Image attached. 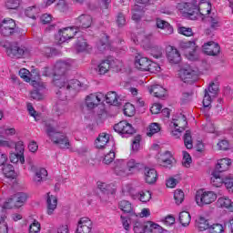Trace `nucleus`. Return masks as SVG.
Segmentation results:
<instances>
[{
    "label": "nucleus",
    "instance_id": "nucleus-64",
    "mask_svg": "<svg viewBox=\"0 0 233 233\" xmlns=\"http://www.w3.org/2000/svg\"><path fill=\"white\" fill-rule=\"evenodd\" d=\"M206 90H208V92H209L211 96H218V90H219V86H218V85H216L215 83H211L209 84L208 88Z\"/></svg>",
    "mask_w": 233,
    "mask_h": 233
},
{
    "label": "nucleus",
    "instance_id": "nucleus-41",
    "mask_svg": "<svg viewBox=\"0 0 233 233\" xmlns=\"http://www.w3.org/2000/svg\"><path fill=\"white\" fill-rule=\"evenodd\" d=\"M145 15V12L139 5H135L133 9L132 19L133 21H141V17Z\"/></svg>",
    "mask_w": 233,
    "mask_h": 233
},
{
    "label": "nucleus",
    "instance_id": "nucleus-30",
    "mask_svg": "<svg viewBox=\"0 0 233 233\" xmlns=\"http://www.w3.org/2000/svg\"><path fill=\"white\" fill-rule=\"evenodd\" d=\"M109 141H110V135L106 133L100 134L96 140V148H105V147L108 145Z\"/></svg>",
    "mask_w": 233,
    "mask_h": 233
},
{
    "label": "nucleus",
    "instance_id": "nucleus-62",
    "mask_svg": "<svg viewBox=\"0 0 233 233\" xmlns=\"http://www.w3.org/2000/svg\"><path fill=\"white\" fill-rule=\"evenodd\" d=\"M41 230V224L37 220L34 222L29 227V233H38Z\"/></svg>",
    "mask_w": 233,
    "mask_h": 233
},
{
    "label": "nucleus",
    "instance_id": "nucleus-23",
    "mask_svg": "<svg viewBox=\"0 0 233 233\" xmlns=\"http://www.w3.org/2000/svg\"><path fill=\"white\" fill-rule=\"evenodd\" d=\"M157 163L160 165V167H165L166 168L172 167V154L170 151H166L163 155H161L157 160Z\"/></svg>",
    "mask_w": 233,
    "mask_h": 233
},
{
    "label": "nucleus",
    "instance_id": "nucleus-16",
    "mask_svg": "<svg viewBox=\"0 0 233 233\" xmlns=\"http://www.w3.org/2000/svg\"><path fill=\"white\" fill-rule=\"evenodd\" d=\"M74 28L75 27H66L64 29H60L58 31L59 41L61 43H66V41L72 39L74 35L77 34L76 30L74 32Z\"/></svg>",
    "mask_w": 233,
    "mask_h": 233
},
{
    "label": "nucleus",
    "instance_id": "nucleus-2",
    "mask_svg": "<svg viewBox=\"0 0 233 233\" xmlns=\"http://www.w3.org/2000/svg\"><path fill=\"white\" fill-rule=\"evenodd\" d=\"M177 10L181 12V14H187V15H208L210 12H212V5L211 4H204V5H198L197 0H192L191 2H182L178 3L177 5Z\"/></svg>",
    "mask_w": 233,
    "mask_h": 233
},
{
    "label": "nucleus",
    "instance_id": "nucleus-26",
    "mask_svg": "<svg viewBox=\"0 0 233 233\" xmlns=\"http://www.w3.org/2000/svg\"><path fill=\"white\" fill-rule=\"evenodd\" d=\"M171 125H173L175 128H179L183 131L185 130L187 125H188V122H187V116L180 114L177 118H173Z\"/></svg>",
    "mask_w": 233,
    "mask_h": 233
},
{
    "label": "nucleus",
    "instance_id": "nucleus-21",
    "mask_svg": "<svg viewBox=\"0 0 233 233\" xmlns=\"http://www.w3.org/2000/svg\"><path fill=\"white\" fill-rule=\"evenodd\" d=\"M46 205L47 214L48 216H52L54 214V210L57 208V198L54 195H50V193H47Z\"/></svg>",
    "mask_w": 233,
    "mask_h": 233
},
{
    "label": "nucleus",
    "instance_id": "nucleus-48",
    "mask_svg": "<svg viewBox=\"0 0 233 233\" xmlns=\"http://www.w3.org/2000/svg\"><path fill=\"white\" fill-rule=\"evenodd\" d=\"M42 55L46 57H52V56L57 55V49L52 47H43L41 49Z\"/></svg>",
    "mask_w": 233,
    "mask_h": 233
},
{
    "label": "nucleus",
    "instance_id": "nucleus-63",
    "mask_svg": "<svg viewBox=\"0 0 233 233\" xmlns=\"http://www.w3.org/2000/svg\"><path fill=\"white\" fill-rule=\"evenodd\" d=\"M140 143H141V135H137V137H134L132 142V148L135 152H137L139 150Z\"/></svg>",
    "mask_w": 233,
    "mask_h": 233
},
{
    "label": "nucleus",
    "instance_id": "nucleus-33",
    "mask_svg": "<svg viewBox=\"0 0 233 233\" xmlns=\"http://www.w3.org/2000/svg\"><path fill=\"white\" fill-rule=\"evenodd\" d=\"M126 167L128 172H134L136 170H140V168H143V164L136 161V159L134 158H131L126 161Z\"/></svg>",
    "mask_w": 233,
    "mask_h": 233
},
{
    "label": "nucleus",
    "instance_id": "nucleus-51",
    "mask_svg": "<svg viewBox=\"0 0 233 233\" xmlns=\"http://www.w3.org/2000/svg\"><path fill=\"white\" fill-rule=\"evenodd\" d=\"M116 23L119 28H123L127 25V18L123 13H117Z\"/></svg>",
    "mask_w": 233,
    "mask_h": 233
},
{
    "label": "nucleus",
    "instance_id": "nucleus-39",
    "mask_svg": "<svg viewBox=\"0 0 233 233\" xmlns=\"http://www.w3.org/2000/svg\"><path fill=\"white\" fill-rule=\"evenodd\" d=\"M146 228L147 233H163V228L152 222H147Z\"/></svg>",
    "mask_w": 233,
    "mask_h": 233
},
{
    "label": "nucleus",
    "instance_id": "nucleus-50",
    "mask_svg": "<svg viewBox=\"0 0 233 233\" xmlns=\"http://www.w3.org/2000/svg\"><path fill=\"white\" fill-rule=\"evenodd\" d=\"M135 233H145L147 232V224H143L142 222L137 221L134 225L133 228Z\"/></svg>",
    "mask_w": 233,
    "mask_h": 233
},
{
    "label": "nucleus",
    "instance_id": "nucleus-52",
    "mask_svg": "<svg viewBox=\"0 0 233 233\" xmlns=\"http://www.w3.org/2000/svg\"><path fill=\"white\" fill-rule=\"evenodd\" d=\"M160 130H161V127H159V124L152 123L149 126V131L147 132V136L149 137H152V136H154V134H157V132H159Z\"/></svg>",
    "mask_w": 233,
    "mask_h": 233
},
{
    "label": "nucleus",
    "instance_id": "nucleus-14",
    "mask_svg": "<svg viewBox=\"0 0 233 233\" xmlns=\"http://www.w3.org/2000/svg\"><path fill=\"white\" fill-rule=\"evenodd\" d=\"M77 233L92 232V220L88 217H83L79 219L76 228Z\"/></svg>",
    "mask_w": 233,
    "mask_h": 233
},
{
    "label": "nucleus",
    "instance_id": "nucleus-59",
    "mask_svg": "<svg viewBox=\"0 0 233 233\" xmlns=\"http://www.w3.org/2000/svg\"><path fill=\"white\" fill-rule=\"evenodd\" d=\"M203 130L208 134H214V132H216V127H214V124L208 120L206 125L203 126Z\"/></svg>",
    "mask_w": 233,
    "mask_h": 233
},
{
    "label": "nucleus",
    "instance_id": "nucleus-31",
    "mask_svg": "<svg viewBox=\"0 0 233 233\" xmlns=\"http://www.w3.org/2000/svg\"><path fill=\"white\" fill-rule=\"evenodd\" d=\"M149 94L155 97L161 98L165 96V94H167V90L159 85H154L149 88Z\"/></svg>",
    "mask_w": 233,
    "mask_h": 233
},
{
    "label": "nucleus",
    "instance_id": "nucleus-34",
    "mask_svg": "<svg viewBox=\"0 0 233 233\" xmlns=\"http://www.w3.org/2000/svg\"><path fill=\"white\" fill-rule=\"evenodd\" d=\"M41 12V9L35 5L27 7L25 11V15L26 17H29L30 19H37L39 17V14Z\"/></svg>",
    "mask_w": 233,
    "mask_h": 233
},
{
    "label": "nucleus",
    "instance_id": "nucleus-44",
    "mask_svg": "<svg viewBox=\"0 0 233 233\" xmlns=\"http://www.w3.org/2000/svg\"><path fill=\"white\" fill-rule=\"evenodd\" d=\"M54 110L56 114V116H63L68 108L66 107V105H65L63 102H57V104L54 106Z\"/></svg>",
    "mask_w": 233,
    "mask_h": 233
},
{
    "label": "nucleus",
    "instance_id": "nucleus-8",
    "mask_svg": "<svg viewBox=\"0 0 233 233\" xmlns=\"http://www.w3.org/2000/svg\"><path fill=\"white\" fill-rule=\"evenodd\" d=\"M114 130L117 134H120L122 137H130L133 134H136V129L132 127V124L122 120L114 126Z\"/></svg>",
    "mask_w": 233,
    "mask_h": 233
},
{
    "label": "nucleus",
    "instance_id": "nucleus-17",
    "mask_svg": "<svg viewBox=\"0 0 233 233\" xmlns=\"http://www.w3.org/2000/svg\"><path fill=\"white\" fill-rule=\"evenodd\" d=\"M118 208L124 212V214H129L131 218H137V215L134 211V207H132V203L128 200H121L118 202Z\"/></svg>",
    "mask_w": 233,
    "mask_h": 233
},
{
    "label": "nucleus",
    "instance_id": "nucleus-47",
    "mask_svg": "<svg viewBox=\"0 0 233 233\" xmlns=\"http://www.w3.org/2000/svg\"><path fill=\"white\" fill-rule=\"evenodd\" d=\"M97 48L101 52H104L108 48V35H104V37L97 44Z\"/></svg>",
    "mask_w": 233,
    "mask_h": 233
},
{
    "label": "nucleus",
    "instance_id": "nucleus-1",
    "mask_svg": "<svg viewBox=\"0 0 233 233\" xmlns=\"http://www.w3.org/2000/svg\"><path fill=\"white\" fill-rule=\"evenodd\" d=\"M72 59L58 60L55 65V70L56 76H60L59 78H55L53 83L55 86L59 88L56 93L57 96H61V99H68V97H74L77 92L84 90L85 86L77 79L68 80L65 76L66 71L72 66Z\"/></svg>",
    "mask_w": 233,
    "mask_h": 233
},
{
    "label": "nucleus",
    "instance_id": "nucleus-28",
    "mask_svg": "<svg viewBox=\"0 0 233 233\" xmlns=\"http://www.w3.org/2000/svg\"><path fill=\"white\" fill-rule=\"evenodd\" d=\"M217 205L220 207V208H227L229 212H233V202L228 198H219L217 201Z\"/></svg>",
    "mask_w": 233,
    "mask_h": 233
},
{
    "label": "nucleus",
    "instance_id": "nucleus-10",
    "mask_svg": "<svg viewBox=\"0 0 233 233\" xmlns=\"http://www.w3.org/2000/svg\"><path fill=\"white\" fill-rule=\"evenodd\" d=\"M94 23V20L90 15L83 14L79 15L75 20L76 26L74 27L75 30H86V28H90L92 26V24Z\"/></svg>",
    "mask_w": 233,
    "mask_h": 233
},
{
    "label": "nucleus",
    "instance_id": "nucleus-58",
    "mask_svg": "<svg viewBox=\"0 0 233 233\" xmlns=\"http://www.w3.org/2000/svg\"><path fill=\"white\" fill-rule=\"evenodd\" d=\"M43 76H46V77H52L53 76H57V73H56V67H44L42 71Z\"/></svg>",
    "mask_w": 233,
    "mask_h": 233
},
{
    "label": "nucleus",
    "instance_id": "nucleus-13",
    "mask_svg": "<svg viewBox=\"0 0 233 233\" xmlns=\"http://www.w3.org/2000/svg\"><path fill=\"white\" fill-rule=\"evenodd\" d=\"M202 50L204 54H206L207 56H216L219 55V52H221V47L219 46V44L214 41H210V42L205 43L202 46Z\"/></svg>",
    "mask_w": 233,
    "mask_h": 233
},
{
    "label": "nucleus",
    "instance_id": "nucleus-53",
    "mask_svg": "<svg viewBox=\"0 0 233 233\" xmlns=\"http://www.w3.org/2000/svg\"><path fill=\"white\" fill-rule=\"evenodd\" d=\"M225 228L221 224H213L209 226V233H224Z\"/></svg>",
    "mask_w": 233,
    "mask_h": 233
},
{
    "label": "nucleus",
    "instance_id": "nucleus-15",
    "mask_svg": "<svg viewBox=\"0 0 233 233\" xmlns=\"http://www.w3.org/2000/svg\"><path fill=\"white\" fill-rule=\"evenodd\" d=\"M127 160L119 159L114 162V171L116 176L125 177V176H128V172H127Z\"/></svg>",
    "mask_w": 233,
    "mask_h": 233
},
{
    "label": "nucleus",
    "instance_id": "nucleus-12",
    "mask_svg": "<svg viewBox=\"0 0 233 233\" xmlns=\"http://www.w3.org/2000/svg\"><path fill=\"white\" fill-rule=\"evenodd\" d=\"M179 48L182 50H187V48H193V51L188 53V59L189 61H198L199 59V56H198V53L196 52V40L191 41H181L179 43Z\"/></svg>",
    "mask_w": 233,
    "mask_h": 233
},
{
    "label": "nucleus",
    "instance_id": "nucleus-45",
    "mask_svg": "<svg viewBox=\"0 0 233 233\" xmlns=\"http://www.w3.org/2000/svg\"><path fill=\"white\" fill-rule=\"evenodd\" d=\"M184 145L188 150L192 149L194 147L192 144V135L189 130L186 131L184 135Z\"/></svg>",
    "mask_w": 233,
    "mask_h": 233
},
{
    "label": "nucleus",
    "instance_id": "nucleus-38",
    "mask_svg": "<svg viewBox=\"0 0 233 233\" xmlns=\"http://www.w3.org/2000/svg\"><path fill=\"white\" fill-rule=\"evenodd\" d=\"M2 170L5 177H9L11 179H14V177H15V170L14 169V166H12L11 164H4Z\"/></svg>",
    "mask_w": 233,
    "mask_h": 233
},
{
    "label": "nucleus",
    "instance_id": "nucleus-9",
    "mask_svg": "<svg viewBox=\"0 0 233 233\" xmlns=\"http://www.w3.org/2000/svg\"><path fill=\"white\" fill-rule=\"evenodd\" d=\"M179 77L184 83H195L198 81V73L190 66L184 67L179 71Z\"/></svg>",
    "mask_w": 233,
    "mask_h": 233
},
{
    "label": "nucleus",
    "instance_id": "nucleus-22",
    "mask_svg": "<svg viewBox=\"0 0 233 233\" xmlns=\"http://www.w3.org/2000/svg\"><path fill=\"white\" fill-rule=\"evenodd\" d=\"M230 165H232V160L230 158H222L218 161L215 171L219 172H227L228 168H230Z\"/></svg>",
    "mask_w": 233,
    "mask_h": 233
},
{
    "label": "nucleus",
    "instance_id": "nucleus-56",
    "mask_svg": "<svg viewBox=\"0 0 233 233\" xmlns=\"http://www.w3.org/2000/svg\"><path fill=\"white\" fill-rule=\"evenodd\" d=\"M114 159H116V153L114 151H110L104 157L103 163L105 165H110Z\"/></svg>",
    "mask_w": 233,
    "mask_h": 233
},
{
    "label": "nucleus",
    "instance_id": "nucleus-57",
    "mask_svg": "<svg viewBox=\"0 0 233 233\" xmlns=\"http://www.w3.org/2000/svg\"><path fill=\"white\" fill-rule=\"evenodd\" d=\"M19 0H8L5 3V6L6 8H8V10H15L17 8H19Z\"/></svg>",
    "mask_w": 233,
    "mask_h": 233
},
{
    "label": "nucleus",
    "instance_id": "nucleus-24",
    "mask_svg": "<svg viewBox=\"0 0 233 233\" xmlns=\"http://www.w3.org/2000/svg\"><path fill=\"white\" fill-rule=\"evenodd\" d=\"M75 48L78 53L88 52V50H92V46L88 45L86 39L79 37L75 45Z\"/></svg>",
    "mask_w": 233,
    "mask_h": 233
},
{
    "label": "nucleus",
    "instance_id": "nucleus-61",
    "mask_svg": "<svg viewBox=\"0 0 233 233\" xmlns=\"http://www.w3.org/2000/svg\"><path fill=\"white\" fill-rule=\"evenodd\" d=\"M124 114L125 116H127V117H132L134 114H136V109L133 105H127L124 108Z\"/></svg>",
    "mask_w": 233,
    "mask_h": 233
},
{
    "label": "nucleus",
    "instance_id": "nucleus-19",
    "mask_svg": "<svg viewBox=\"0 0 233 233\" xmlns=\"http://www.w3.org/2000/svg\"><path fill=\"white\" fill-rule=\"evenodd\" d=\"M48 176V171L45 168L41 167L35 172V176L33 177V181L36 187H39L41 183L46 181V177Z\"/></svg>",
    "mask_w": 233,
    "mask_h": 233
},
{
    "label": "nucleus",
    "instance_id": "nucleus-46",
    "mask_svg": "<svg viewBox=\"0 0 233 233\" xmlns=\"http://www.w3.org/2000/svg\"><path fill=\"white\" fill-rule=\"evenodd\" d=\"M204 98H203V106L207 108L210 105H212V97H216V96H212V94H210L208 92V90L205 89L204 91Z\"/></svg>",
    "mask_w": 233,
    "mask_h": 233
},
{
    "label": "nucleus",
    "instance_id": "nucleus-40",
    "mask_svg": "<svg viewBox=\"0 0 233 233\" xmlns=\"http://www.w3.org/2000/svg\"><path fill=\"white\" fill-rule=\"evenodd\" d=\"M197 227L200 232L210 229V224H208V220L205 219V218L203 217H200L198 218V221L197 222Z\"/></svg>",
    "mask_w": 233,
    "mask_h": 233
},
{
    "label": "nucleus",
    "instance_id": "nucleus-35",
    "mask_svg": "<svg viewBox=\"0 0 233 233\" xmlns=\"http://www.w3.org/2000/svg\"><path fill=\"white\" fill-rule=\"evenodd\" d=\"M15 148L16 154L20 155V163L21 165H25V144L23 141H18L15 144Z\"/></svg>",
    "mask_w": 233,
    "mask_h": 233
},
{
    "label": "nucleus",
    "instance_id": "nucleus-55",
    "mask_svg": "<svg viewBox=\"0 0 233 233\" xmlns=\"http://www.w3.org/2000/svg\"><path fill=\"white\" fill-rule=\"evenodd\" d=\"M178 34H181L182 35H186L187 37H190V35H194V32H192V28L190 27H185L181 26L177 29Z\"/></svg>",
    "mask_w": 233,
    "mask_h": 233
},
{
    "label": "nucleus",
    "instance_id": "nucleus-18",
    "mask_svg": "<svg viewBox=\"0 0 233 233\" xmlns=\"http://www.w3.org/2000/svg\"><path fill=\"white\" fill-rule=\"evenodd\" d=\"M167 57L169 63H173L174 65H177V63L181 61V54H179V51L173 46L167 48Z\"/></svg>",
    "mask_w": 233,
    "mask_h": 233
},
{
    "label": "nucleus",
    "instance_id": "nucleus-32",
    "mask_svg": "<svg viewBox=\"0 0 233 233\" xmlns=\"http://www.w3.org/2000/svg\"><path fill=\"white\" fill-rule=\"evenodd\" d=\"M211 176V185H213V187H219L223 185L225 178L221 177V173L214 170Z\"/></svg>",
    "mask_w": 233,
    "mask_h": 233
},
{
    "label": "nucleus",
    "instance_id": "nucleus-7",
    "mask_svg": "<svg viewBox=\"0 0 233 233\" xmlns=\"http://www.w3.org/2000/svg\"><path fill=\"white\" fill-rule=\"evenodd\" d=\"M28 199L26 193H16L12 198H8L5 203V208H21L25 202Z\"/></svg>",
    "mask_w": 233,
    "mask_h": 233
},
{
    "label": "nucleus",
    "instance_id": "nucleus-4",
    "mask_svg": "<svg viewBox=\"0 0 233 233\" xmlns=\"http://www.w3.org/2000/svg\"><path fill=\"white\" fill-rule=\"evenodd\" d=\"M30 48L25 46H19L17 43L10 44L6 49L8 57L12 59H25L30 57Z\"/></svg>",
    "mask_w": 233,
    "mask_h": 233
},
{
    "label": "nucleus",
    "instance_id": "nucleus-3",
    "mask_svg": "<svg viewBox=\"0 0 233 233\" xmlns=\"http://www.w3.org/2000/svg\"><path fill=\"white\" fill-rule=\"evenodd\" d=\"M46 132L52 143L56 145L58 148H70V140L65 133L57 131L54 126L48 123H46Z\"/></svg>",
    "mask_w": 233,
    "mask_h": 233
},
{
    "label": "nucleus",
    "instance_id": "nucleus-29",
    "mask_svg": "<svg viewBox=\"0 0 233 233\" xmlns=\"http://www.w3.org/2000/svg\"><path fill=\"white\" fill-rule=\"evenodd\" d=\"M104 96L107 105H113L114 106H117V105H119V96H117V93L110 91L106 95H104Z\"/></svg>",
    "mask_w": 233,
    "mask_h": 233
},
{
    "label": "nucleus",
    "instance_id": "nucleus-49",
    "mask_svg": "<svg viewBox=\"0 0 233 233\" xmlns=\"http://www.w3.org/2000/svg\"><path fill=\"white\" fill-rule=\"evenodd\" d=\"M174 199L177 205H181L185 200V193L180 189H177L174 193Z\"/></svg>",
    "mask_w": 233,
    "mask_h": 233
},
{
    "label": "nucleus",
    "instance_id": "nucleus-25",
    "mask_svg": "<svg viewBox=\"0 0 233 233\" xmlns=\"http://www.w3.org/2000/svg\"><path fill=\"white\" fill-rule=\"evenodd\" d=\"M157 28H160L161 30H166V35H170L174 34V27L168 24V22L162 20L161 18H157Z\"/></svg>",
    "mask_w": 233,
    "mask_h": 233
},
{
    "label": "nucleus",
    "instance_id": "nucleus-43",
    "mask_svg": "<svg viewBox=\"0 0 233 233\" xmlns=\"http://www.w3.org/2000/svg\"><path fill=\"white\" fill-rule=\"evenodd\" d=\"M137 198L142 203H147V201H150V199L152 198V194L150 193V191L147 190L140 191L137 193Z\"/></svg>",
    "mask_w": 233,
    "mask_h": 233
},
{
    "label": "nucleus",
    "instance_id": "nucleus-37",
    "mask_svg": "<svg viewBox=\"0 0 233 233\" xmlns=\"http://www.w3.org/2000/svg\"><path fill=\"white\" fill-rule=\"evenodd\" d=\"M110 68H112V61L103 60L100 65H98V73L100 76H105V74H106Z\"/></svg>",
    "mask_w": 233,
    "mask_h": 233
},
{
    "label": "nucleus",
    "instance_id": "nucleus-54",
    "mask_svg": "<svg viewBox=\"0 0 233 233\" xmlns=\"http://www.w3.org/2000/svg\"><path fill=\"white\" fill-rule=\"evenodd\" d=\"M190 163H192V157H190V154H188L187 151H183L182 165L188 168V167H190Z\"/></svg>",
    "mask_w": 233,
    "mask_h": 233
},
{
    "label": "nucleus",
    "instance_id": "nucleus-27",
    "mask_svg": "<svg viewBox=\"0 0 233 233\" xmlns=\"http://www.w3.org/2000/svg\"><path fill=\"white\" fill-rule=\"evenodd\" d=\"M135 66L138 70L147 72L148 71V66H150V60L147 57L137 58L135 61Z\"/></svg>",
    "mask_w": 233,
    "mask_h": 233
},
{
    "label": "nucleus",
    "instance_id": "nucleus-11",
    "mask_svg": "<svg viewBox=\"0 0 233 233\" xmlns=\"http://www.w3.org/2000/svg\"><path fill=\"white\" fill-rule=\"evenodd\" d=\"M105 101V94L103 93H96L90 94L86 98V105L87 108L92 110V108H96L100 103Z\"/></svg>",
    "mask_w": 233,
    "mask_h": 233
},
{
    "label": "nucleus",
    "instance_id": "nucleus-20",
    "mask_svg": "<svg viewBox=\"0 0 233 233\" xmlns=\"http://www.w3.org/2000/svg\"><path fill=\"white\" fill-rule=\"evenodd\" d=\"M145 179L148 185H154L157 181V171L154 168L145 167Z\"/></svg>",
    "mask_w": 233,
    "mask_h": 233
},
{
    "label": "nucleus",
    "instance_id": "nucleus-6",
    "mask_svg": "<svg viewBox=\"0 0 233 233\" xmlns=\"http://www.w3.org/2000/svg\"><path fill=\"white\" fill-rule=\"evenodd\" d=\"M195 199L198 207H204V205L214 203L218 199V195L214 191L198 190L197 191Z\"/></svg>",
    "mask_w": 233,
    "mask_h": 233
},
{
    "label": "nucleus",
    "instance_id": "nucleus-36",
    "mask_svg": "<svg viewBox=\"0 0 233 233\" xmlns=\"http://www.w3.org/2000/svg\"><path fill=\"white\" fill-rule=\"evenodd\" d=\"M178 219L182 227H188V225H190L192 217H190V213H188V211H182L179 213Z\"/></svg>",
    "mask_w": 233,
    "mask_h": 233
},
{
    "label": "nucleus",
    "instance_id": "nucleus-5",
    "mask_svg": "<svg viewBox=\"0 0 233 233\" xmlns=\"http://www.w3.org/2000/svg\"><path fill=\"white\" fill-rule=\"evenodd\" d=\"M0 34L4 37H14L19 34V28L12 18H5L0 24Z\"/></svg>",
    "mask_w": 233,
    "mask_h": 233
},
{
    "label": "nucleus",
    "instance_id": "nucleus-60",
    "mask_svg": "<svg viewBox=\"0 0 233 233\" xmlns=\"http://www.w3.org/2000/svg\"><path fill=\"white\" fill-rule=\"evenodd\" d=\"M210 27L213 28V30H216V28H219L221 26V22L219 21L218 16H211L209 19Z\"/></svg>",
    "mask_w": 233,
    "mask_h": 233
},
{
    "label": "nucleus",
    "instance_id": "nucleus-42",
    "mask_svg": "<svg viewBox=\"0 0 233 233\" xmlns=\"http://www.w3.org/2000/svg\"><path fill=\"white\" fill-rule=\"evenodd\" d=\"M150 55L155 59H161L163 57V49L157 46H152L150 48Z\"/></svg>",
    "mask_w": 233,
    "mask_h": 233
}]
</instances>
